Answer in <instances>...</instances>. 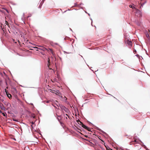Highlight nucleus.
Listing matches in <instances>:
<instances>
[{
  "mask_svg": "<svg viewBox=\"0 0 150 150\" xmlns=\"http://www.w3.org/2000/svg\"><path fill=\"white\" fill-rule=\"evenodd\" d=\"M144 3L143 4H142V3H141V2H140V4H141V6H142L144 4Z\"/></svg>",
  "mask_w": 150,
  "mask_h": 150,
  "instance_id": "16",
  "label": "nucleus"
},
{
  "mask_svg": "<svg viewBox=\"0 0 150 150\" xmlns=\"http://www.w3.org/2000/svg\"><path fill=\"white\" fill-rule=\"evenodd\" d=\"M5 91L6 93V94L7 96L8 97V98L10 99H11V94H9L8 92V91L6 90V89H5Z\"/></svg>",
  "mask_w": 150,
  "mask_h": 150,
  "instance_id": "3",
  "label": "nucleus"
},
{
  "mask_svg": "<svg viewBox=\"0 0 150 150\" xmlns=\"http://www.w3.org/2000/svg\"><path fill=\"white\" fill-rule=\"evenodd\" d=\"M150 32H149V33H147L146 34V36L147 38H150Z\"/></svg>",
  "mask_w": 150,
  "mask_h": 150,
  "instance_id": "8",
  "label": "nucleus"
},
{
  "mask_svg": "<svg viewBox=\"0 0 150 150\" xmlns=\"http://www.w3.org/2000/svg\"><path fill=\"white\" fill-rule=\"evenodd\" d=\"M0 108L2 110H4L5 109V108L3 106V104L1 102H0Z\"/></svg>",
  "mask_w": 150,
  "mask_h": 150,
  "instance_id": "5",
  "label": "nucleus"
},
{
  "mask_svg": "<svg viewBox=\"0 0 150 150\" xmlns=\"http://www.w3.org/2000/svg\"><path fill=\"white\" fill-rule=\"evenodd\" d=\"M135 52V51H134V52Z\"/></svg>",
  "mask_w": 150,
  "mask_h": 150,
  "instance_id": "27",
  "label": "nucleus"
},
{
  "mask_svg": "<svg viewBox=\"0 0 150 150\" xmlns=\"http://www.w3.org/2000/svg\"><path fill=\"white\" fill-rule=\"evenodd\" d=\"M5 23L7 25H8V23L7 21H6Z\"/></svg>",
  "mask_w": 150,
  "mask_h": 150,
  "instance_id": "15",
  "label": "nucleus"
},
{
  "mask_svg": "<svg viewBox=\"0 0 150 150\" xmlns=\"http://www.w3.org/2000/svg\"><path fill=\"white\" fill-rule=\"evenodd\" d=\"M136 142V143H139V140H137V139H136L134 140V141L131 142L130 143V144H133L134 143L133 142Z\"/></svg>",
  "mask_w": 150,
  "mask_h": 150,
  "instance_id": "4",
  "label": "nucleus"
},
{
  "mask_svg": "<svg viewBox=\"0 0 150 150\" xmlns=\"http://www.w3.org/2000/svg\"><path fill=\"white\" fill-rule=\"evenodd\" d=\"M135 52V51H134V52Z\"/></svg>",
  "mask_w": 150,
  "mask_h": 150,
  "instance_id": "26",
  "label": "nucleus"
},
{
  "mask_svg": "<svg viewBox=\"0 0 150 150\" xmlns=\"http://www.w3.org/2000/svg\"><path fill=\"white\" fill-rule=\"evenodd\" d=\"M49 50H50V52H51V53L53 55L54 54V52L53 51V50H52V49H50Z\"/></svg>",
  "mask_w": 150,
  "mask_h": 150,
  "instance_id": "12",
  "label": "nucleus"
},
{
  "mask_svg": "<svg viewBox=\"0 0 150 150\" xmlns=\"http://www.w3.org/2000/svg\"><path fill=\"white\" fill-rule=\"evenodd\" d=\"M91 143L92 145H93V143H92V142H91ZM92 146H93V145H92Z\"/></svg>",
  "mask_w": 150,
  "mask_h": 150,
  "instance_id": "22",
  "label": "nucleus"
},
{
  "mask_svg": "<svg viewBox=\"0 0 150 150\" xmlns=\"http://www.w3.org/2000/svg\"><path fill=\"white\" fill-rule=\"evenodd\" d=\"M77 121L78 123L81 125H82V124H83V123L80 121L79 120H78Z\"/></svg>",
  "mask_w": 150,
  "mask_h": 150,
  "instance_id": "11",
  "label": "nucleus"
},
{
  "mask_svg": "<svg viewBox=\"0 0 150 150\" xmlns=\"http://www.w3.org/2000/svg\"><path fill=\"white\" fill-rule=\"evenodd\" d=\"M59 122L60 123V124L61 126H62V127L63 128H64V124L63 122H62L61 121H60V122Z\"/></svg>",
  "mask_w": 150,
  "mask_h": 150,
  "instance_id": "9",
  "label": "nucleus"
},
{
  "mask_svg": "<svg viewBox=\"0 0 150 150\" xmlns=\"http://www.w3.org/2000/svg\"><path fill=\"white\" fill-rule=\"evenodd\" d=\"M82 127H83L84 129L87 130L88 131H89L90 133H89L90 134H91V132H92V131L91 130H93V129H90V128L88 127L87 126L84 125L83 124H82V125H81Z\"/></svg>",
  "mask_w": 150,
  "mask_h": 150,
  "instance_id": "1",
  "label": "nucleus"
},
{
  "mask_svg": "<svg viewBox=\"0 0 150 150\" xmlns=\"http://www.w3.org/2000/svg\"><path fill=\"white\" fill-rule=\"evenodd\" d=\"M48 63H49L50 59H49V58H48Z\"/></svg>",
  "mask_w": 150,
  "mask_h": 150,
  "instance_id": "19",
  "label": "nucleus"
},
{
  "mask_svg": "<svg viewBox=\"0 0 150 150\" xmlns=\"http://www.w3.org/2000/svg\"><path fill=\"white\" fill-rule=\"evenodd\" d=\"M1 29H3V28H2V26L1 27Z\"/></svg>",
  "mask_w": 150,
  "mask_h": 150,
  "instance_id": "24",
  "label": "nucleus"
},
{
  "mask_svg": "<svg viewBox=\"0 0 150 150\" xmlns=\"http://www.w3.org/2000/svg\"><path fill=\"white\" fill-rule=\"evenodd\" d=\"M13 41H15V40H14V39H13Z\"/></svg>",
  "mask_w": 150,
  "mask_h": 150,
  "instance_id": "23",
  "label": "nucleus"
},
{
  "mask_svg": "<svg viewBox=\"0 0 150 150\" xmlns=\"http://www.w3.org/2000/svg\"><path fill=\"white\" fill-rule=\"evenodd\" d=\"M125 43L127 44L128 45L131 46L132 45V42L131 41H129L128 40H126Z\"/></svg>",
  "mask_w": 150,
  "mask_h": 150,
  "instance_id": "2",
  "label": "nucleus"
},
{
  "mask_svg": "<svg viewBox=\"0 0 150 150\" xmlns=\"http://www.w3.org/2000/svg\"><path fill=\"white\" fill-rule=\"evenodd\" d=\"M91 24V25H92V26H93V21H92Z\"/></svg>",
  "mask_w": 150,
  "mask_h": 150,
  "instance_id": "20",
  "label": "nucleus"
},
{
  "mask_svg": "<svg viewBox=\"0 0 150 150\" xmlns=\"http://www.w3.org/2000/svg\"><path fill=\"white\" fill-rule=\"evenodd\" d=\"M141 0V1H142V0Z\"/></svg>",
  "mask_w": 150,
  "mask_h": 150,
  "instance_id": "28",
  "label": "nucleus"
},
{
  "mask_svg": "<svg viewBox=\"0 0 150 150\" xmlns=\"http://www.w3.org/2000/svg\"><path fill=\"white\" fill-rule=\"evenodd\" d=\"M66 116H68V117H69V116H68V115L67 114H66Z\"/></svg>",
  "mask_w": 150,
  "mask_h": 150,
  "instance_id": "21",
  "label": "nucleus"
},
{
  "mask_svg": "<svg viewBox=\"0 0 150 150\" xmlns=\"http://www.w3.org/2000/svg\"><path fill=\"white\" fill-rule=\"evenodd\" d=\"M129 6L130 8H132V6L131 5H129Z\"/></svg>",
  "mask_w": 150,
  "mask_h": 150,
  "instance_id": "17",
  "label": "nucleus"
},
{
  "mask_svg": "<svg viewBox=\"0 0 150 150\" xmlns=\"http://www.w3.org/2000/svg\"><path fill=\"white\" fill-rule=\"evenodd\" d=\"M2 114L4 116H5L6 115V114L5 112H2Z\"/></svg>",
  "mask_w": 150,
  "mask_h": 150,
  "instance_id": "13",
  "label": "nucleus"
},
{
  "mask_svg": "<svg viewBox=\"0 0 150 150\" xmlns=\"http://www.w3.org/2000/svg\"><path fill=\"white\" fill-rule=\"evenodd\" d=\"M13 120L15 121H17V120H15L14 119H13Z\"/></svg>",
  "mask_w": 150,
  "mask_h": 150,
  "instance_id": "18",
  "label": "nucleus"
},
{
  "mask_svg": "<svg viewBox=\"0 0 150 150\" xmlns=\"http://www.w3.org/2000/svg\"><path fill=\"white\" fill-rule=\"evenodd\" d=\"M65 98L67 99V98H66L65 97Z\"/></svg>",
  "mask_w": 150,
  "mask_h": 150,
  "instance_id": "25",
  "label": "nucleus"
},
{
  "mask_svg": "<svg viewBox=\"0 0 150 150\" xmlns=\"http://www.w3.org/2000/svg\"><path fill=\"white\" fill-rule=\"evenodd\" d=\"M64 110L67 112H68L69 111V110L68 109L66 108L65 107H64Z\"/></svg>",
  "mask_w": 150,
  "mask_h": 150,
  "instance_id": "10",
  "label": "nucleus"
},
{
  "mask_svg": "<svg viewBox=\"0 0 150 150\" xmlns=\"http://www.w3.org/2000/svg\"><path fill=\"white\" fill-rule=\"evenodd\" d=\"M34 48L35 49H36V51H38V47H34Z\"/></svg>",
  "mask_w": 150,
  "mask_h": 150,
  "instance_id": "14",
  "label": "nucleus"
},
{
  "mask_svg": "<svg viewBox=\"0 0 150 150\" xmlns=\"http://www.w3.org/2000/svg\"><path fill=\"white\" fill-rule=\"evenodd\" d=\"M57 119L59 122L61 121V120H62V118L60 115H58L57 117Z\"/></svg>",
  "mask_w": 150,
  "mask_h": 150,
  "instance_id": "7",
  "label": "nucleus"
},
{
  "mask_svg": "<svg viewBox=\"0 0 150 150\" xmlns=\"http://www.w3.org/2000/svg\"><path fill=\"white\" fill-rule=\"evenodd\" d=\"M12 91L14 92L15 93H17V91L15 88H12Z\"/></svg>",
  "mask_w": 150,
  "mask_h": 150,
  "instance_id": "6",
  "label": "nucleus"
}]
</instances>
